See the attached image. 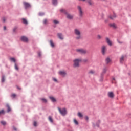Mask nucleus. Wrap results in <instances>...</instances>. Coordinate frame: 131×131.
<instances>
[{"label":"nucleus","instance_id":"f257e3e1","mask_svg":"<svg viewBox=\"0 0 131 131\" xmlns=\"http://www.w3.org/2000/svg\"><path fill=\"white\" fill-rule=\"evenodd\" d=\"M74 34L75 36V39L77 40L81 39V31L78 28H76L74 30Z\"/></svg>","mask_w":131,"mask_h":131},{"label":"nucleus","instance_id":"f03ea898","mask_svg":"<svg viewBox=\"0 0 131 131\" xmlns=\"http://www.w3.org/2000/svg\"><path fill=\"white\" fill-rule=\"evenodd\" d=\"M77 8L79 17H80V18H82V17H83V15H84L83 9L80 6H78Z\"/></svg>","mask_w":131,"mask_h":131},{"label":"nucleus","instance_id":"7ed1b4c3","mask_svg":"<svg viewBox=\"0 0 131 131\" xmlns=\"http://www.w3.org/2000/svg\"><path fill=\"white\" fill-rule=\"evenodd\" d=\"M60 12L61 13H64V14H66L67 18L68 19H69L70 20H71V19H73V15L67 13V11L65 9H61Z\"/></svg>","mask_w":131,"mask_h":131},{"label":"nucleus","instance_id":"20e7f679","mask_svg":"<svg viewBox=\"0 0 131 131\" xmlns=\"http://www.w3.org/2000/svg\"><path fill=\"white\" fill-rule=\"evenodd\" d=\"M82 60L80 58L76 59L74 60V67H79V63L81 62Z\"/></svg>","mask_w":131,"mask_h":131},{"label":"nucleus","instance_id":"39448f33","mask_svg":"<svg viewBox=\"0 0 131 131\" xmlns=\"http://www.w3.org/2000/svg\"><path fill=\"white\" fill-rule=\"evenodd\" d=\"M58 110L62 116H65L67 114V110L65 108L61 110L60 107H58Z\"/></svg>","mask_w":131,"mask_h":131},{"label":"nucleus","instance_id":"423d86ee","mask_svg":"<svg viewBox=\"0 0 131 131\" xmlns=\"http://www.w3.org/2000/svg\"><path fill=\"white\" fill-rule=\"evenodd\" d=\"M76 52H77L78 53H79L80 54H86V50L82 49H76Z\"/></svg>","mask_w":131,"mask_h":131},{"label":"nucleus","instance_id":"0eeeda50","mask_svg":"<svg viewBox=\"0 0 131 131\" xmlns=\"http://www.w3.org/2000/svg\"><path fill=\"white\" fill-rule=\"evenodd\" d=\"M101 52L102 55H105V54H106V52H107V47L103 46L101 48Z\"/></svg>","mask_w":131,"mask_h":131},{"label":"nucleus","instance_id":"6e6552de","mask_svg":"<svg viewBox=\"0 0 131 131\" xmlns=\"http://www.w3.org/2000/svg\"><path fill=\"white\" fill-rule=\"evenodd\" d=\"M86 3H87L88 6H90V7H93V6L95 5V3L93 0H86Z\"/></svg>","mask_w":131,"mask_h":131},{"label":"nucleus","instance_id":"1a4fd4ad","mask_svg":"<svg viewBox=\"0 0 131 131\" xmlns=\"http://www.w3.org/2000/svg\"><path fill=\"white\" fill-rule=\"evenodd\" d=\"M20 39L22 41H24V42H28V38L27 37H25L24 36H21L20 38Z\"/></svg>","mask_w":131,"mask_h":131},{"label":"nucleus","instance_id":"9d476101","mask_svg":"<svg viewBox=\"0 0 131 131\" xmlns=\"http://www.w3.org/2000/svg\"><path fill=\"white\" fill-rule=\"evenodd\" d=\"M23 4H24V6L25 7V9H28V8H30V7H31V6L30 5V4H29V3L24 2Z\"/></svg>","mask_w":131,"mask_h":131},{"label":"nucleus","instance_id":"9b49d317","mask_svg":"<svg viewBox=\"0 0 131 131\" xmlns=\"http://www.w3.org/2000/svg\"><path fill=\"white\" fill-rule=\"evenodd\" d=\"M109 26H110V27H112L114 29H116V28H117V26L115 23L110 24Z\"/></svg>","mask_w":131,"mask_h":131},{"label":"nucleus","instance_id":"f8f14e48","mask_svg":"<svg viewBox=\"0 0 131 131\" xmlns=\"http://www.w3.org/2000/svg\"><path fill=\"white\" fill-rule=\"evenodd\" d=\"M108 96L111 98H114V94L112 92H110L108 93Z\"/></svg>","mask_w":131,"mask_h":131},{"label":"nucleus","instance_id":"ddd939ff","mask_svg":"<svg viewBox=\"0 0 131 131\" xmlns=\"http://www.w3.org/2000/svg\"><path fill=\"white\" fill-rule=\"evenodd\" d=\"M59 74L60 75H62V76H65V75H66V72L64 71H61L59 72Z\"/></svg>","mask_w":131,"mask_h":131},{"label":"nucleus","instance_id":"4468645a","mask_svg":"<svg viewBox=\"0 0 131 131\" xmlns=\"http://www.w3.org/2000/svg\"><path fill=\"white\" fill-rule=\"evenodd\" d=\"M57 36L59 39H64V38L63 37V35L61 33H58Z\"/></svg>","mask_w":131,"mask_h":131},{"label":"nucleus","instance_id":"2eb2a0df","mask_svg":"<svg viewBox=\"0 0 131 131\" xmlns=\"http://www.w3.org/2000/svg\"><path fill=\"white\" fill-rule=\"evenodd\" d=\"M106 41L109 46H112V42L110 41V39H109L108 38H106Z\"/></svg>","mask_w":131,"mask_h":131},{"label":"nucleus","instance_id":"dca6fc26","mask_svg":"<svg viewBox=\"0 0 131 131\" xmlns=\"http://www.w3.org/2000/svg\"><path fill=\"white\" fill-rule=\"evenodd\" d=\"M21 20H22L23 23H24V24H26V25L28 24V22L27 21V20H26V19L22 18Z\"/></svg>","mask_w":131,"mask_h":131},{"label":"nucleus","instance_id":"f3484780","mask_svg":"<svg viewBox=\"0 0 131 131\" xmlns=\"http://www.w3.org/2000/svg\"><path fill=\"white\" fill-rule=\"evenodd\" d=\"M50 46H51L52 48H54L55 47V45L54 44V42H53L52 40H50Z\"/></svg>","mask_w":131,"mask_h":131},{"label":"nucleus","instance_id":"a211bd4d","mask_svg":"<svg viewBox=\"0 0 131 131\" xmlns=\"http://www.w3.org/2000/svg\"><path fill=\"white\" fill-rule=\"evenodd\" d=\"M52 3L54 6H56L57 4H58V2L57 0H52Z\"/></svg>","mask_w":131,"mask_h":131},{"label":"nucleus","instance_id":"6ab92c4d","mask_svg":"<svg viewBox=\"0 0 131 131\" xmlns=\"http://www.w3.org/2000/svg\"><path fill=\"white\" fill-rule=\"evenodd\" d=\"M110 19H112V20H113V19H115V18H116V14H114L113 16H110Z\"/></svg>","mask_w":131,"mask_h":131},{"label":"nucleus","instance_id":"aec40b11","mask_svg":"<svg viewBox=\"0 0 131 131\" xmlns=\"http://www.w3.org/2000/svg\"><path fill=\"white\" fill-rule=\"evenodd\" d=\"M124 59V57H123V56H122L120 59V63H123Z\"/></svg>","mask_w":131,"mask_h":131},{"label":"nucleus","instance_id":"412c9836","mask_svg":"<svg viewBox=\"0 0 131 131\" xmlns=\"http://www.w3.org/2000/svg\"><path fill=\"white\" fill-rule=\"evenodd\" d=\"M49 98L52 102H56V99L54 97H50Z\"/></svg>","mask_w":131,"mask_h":131},{"label":"nucleus","instance_id":"4be33fe9","mask_svg":"<svg viewBox=\"0 0 131 131\" xmlns=\"http://www.w3.org/2000/svg\"><path fill=\"white\" fill-rule=\"evenodd\" d=\"M78 116L79 117H80V118L83 117V115L82 114H81L80 112H79V113H78Z\"/></svg>","mask_w":131,"mask_h":131},{"label":"nucleus","instance_id":"5701e85b","mask_svg":"<svg viewBox=\"0 0 131 131\" xmlns=\"http://www.w3.org/2000/svg\"><path fill=\"white\" fill-rule=\"evenodd\" d=\"M10 61H12V62H14V63H16V59H15V58H10Z\"/></svg>","mask_w":131,"mask_h":131},{"label":"nucleus","instance_id":"b1692460","mask_svg":"<svg viewBox=\"0 0 131 131\" xmlns=\"http://www.w3.org/2000/svg\"><path fill=\"white\" fill-rule=\"evenodd\" d=\"M48 22H49V21H48V19H45L43 20V24H45V25L48 24Z\"/></svg>","mask_w":131,"mask_h":131},{"label":"nucleus","instance_id":"393cba45","mask_svg":"<svg viewBox=\"0 0 131 131\" xmlns=\"http://www.w3.org/2000/svg\"><path fill=\"white\" fill-rule=\"evenodd\" d=\"M111 61V60H110V58H107L106 59V62L107 64H108V63H110Z\"/></svg>","mask_w":131,"mask_h":131},{"label":"nucleus","instance_id":"a878e982","mask_svg":"<svg viewBox=\"0 0 131 131\" xmlns=\"http://www.w3.org/2000/svg\"><path fill=\"white\" fill-rule=\"evenodd\" d=\"M94 73H95V71H94V70H90L89 72V74H94Z\"/></svg>","mask_w":131,"mask_h":131},{"label":"nucleus","instance_id":"bb28decb","mask_svg":"<svg viewBox=\"0 0 131 131\" xmlns=\"http://www.w3.org/2000/svg\"><path fill=\"white\" fill-rule=\"evenodd\" d=\"M7 107L8 108V110H7L8 112H10V111H11V107H10V106L8 104L7 105Z\"/></svg>","mask_w":131,"mask_h":131},{"label":"nucleus","instance_id":"cd10ccee","mask_svg":"<svg viewBox=\"0 0 131 131\" xmlns=\"http://www.w3.org/2000/svg\"><path fill=\"white\" fill-rule=\"evenodd\" d=\"M14 67H15V69H16V70H19V68H18V66H17V63H15Z\"/></svg>","mask_w":131,"mask_h":131},{"label":"nucleus","instance_id":"c85d7f7f","mask_svg":"<svg viewBox=\"0 0 131 131\" xmlns=\"http://www.w3.org/2000/svg\"><path fill=\"white\" fill-rule=\"evenodd\" d=\"M1 123L3 125H6L7 124V123L6 121H2L1 122Z\"/></svg>","mask_w":131,"mask_h":131},{"label":"nucleus","instance_id":"c756f323","mask_svg":"<svg viewBox=\"0 0 131 131\" xmlns=\"http://www.w3.org/2000/svg\"><path fill=\"white\" fill-rule=\"evenodd\" d=\"M49 121H50V122H53V119H52V117L49 116Z\"/></svg>","mask_w":131,"mask_h":131},{"label":"nucleus","instance_id":"7c9ffc66","mask_svg":"<svg viewBox=\"0 0 131 131\" xmlns=\"http://www.w3.org/2000/svg\"><path fill=\"white\" fill-rule=\"evenodd\" d=\"M107 72V68H104L103 70L102 73H105Z\"/></svg>","mask_w":131,"mask_h":131},{"label":"nucleus","instance_id":"2f4dec72","mask_svg":"<svg viewBox=\"0 0 131 131\" xmlns=\"http://www.w3.org/2000/svg\"><path fill=\"white\" fill-rule=\"evenodd\" d=\"M41 101H42L44 103H47V99L45 98H41Z\"/></svg>","mask_w":131,"mask_h":131},{"label":"nucleus","instance_id":"473e14b6","mask_svg":"<svg viewBox=\"0 0 131 131\" xmlns=\"http://www.w3.org/2000/svg\"><path fill=\"white\" fill-rule=\"evenodd\" d=\"M5 113V111L4 110H2L0 111V115H2V114H4Z\"/></svg>","mask_w":131,"mask_h":131},{"label":"nucleus","instance_id":"72a5a7b5","mask_svg":"<svg viewBox=\"0 0 131 131\" xmlns=\"http://www.w3.org/2000/svg\"><path fill=\"white\" fill-rule=\"evenodd\" d=\"M53 22H54V23L55 24H59V21H58V20H54L53 21Z\"/></svg>","mask_w":131,"mask_h":131},{"label":"nucleus","instance_id":"f704fd0d","mask_svg":"<svg viewBox=\"0 0 131 131\" xmlns=\"http://www.w3.org/2000/svg\"><path fill=\"white\" fill-rule=\"evenodd\" d=\"M2 82H5V76H2Z\"/></svg>","mask_w":131,"mask_h":131},{"label":"nucleus","instance_id":"c9c22d12","mask_svg":"<svg viewBox=\"0 0 131 131\" xmlns=\"http://www.w3.org/2000/svg\"><path fill=\"white\" fill-rule=\"evenodd\" d=\"M16 94H12L11 95L12 98H16Z\"/></svg>","mask_w":131,"mask_h":131},{"label":"nucleus","instance_id":"e433bc0d","mask_svg":"<svg viewBox=\"0 0 131 131\" xmlns=\"http://www.w3.org/2000/svg\"><path fill=\"white\" fill-rule=\"evenodd\" d=\"M97 38L98 39H101L102 38V36L100 35H97Z\"/></svg>","mask_w":131,"mask_h":131},{"label":"nucleus","instance_id":"4c0bfd02","mask_svg":"<svg viewBox=\"0 0 131 131\" xmlns=\"http://www.w3.org/2000/svg\"><path fill=\"white\" fill-rule=\"evenodd\" d=\"M74 122L75 123V124H78V122L76 119L74 120Z\"/></svg>","mask_w":131,"mask_h":131},{"label":"nucleus","instance_id":"58836bf2","mask_svg":"<svg viewBox=\"0 0 131 131\" xmlns=\"http://www.w3.org/2000/svg\"><path fill=\"white\" fill-rule=\"evenodd\" d=\"M117 41H118V43H120V45H121L122 43H123L122 41H121L119 40H117Z\"/></svg>","mask_w":131,"mask_h":131},{"label":"nucleus","instance_id":"ea45409f","mask_svg":"<svg viewBox=\"0 0 131 131\" xmlns=\"http://www.w3.org/2000/svg\"><path fill=\"white\" fill-rule=\"evenodd\" d=\"M37 123H36V122H34V124H33L34 126H37Z\"/></svg>","mask_w":131,"mask_h":131},{"label":"nucleus","instance_id":"a19ab883","mask_svg":"<svg viewBox=\"0 0 131 131\" xmlns=\"http://www.w3.org/2000/svg\"><path fill=\"white\" fill-rule=\"evenodd\" d=\"M39 15L40 16H43V15H45V13H40L39 14Z\"/></svg>","mask_w":131,"mask_h":131},{"label":"nucleus","instance_id":"79ce46f5","mask_svg":"<svg viewBox=\"0 0 131 131\" xmlns=\"http://www.w3.org/2000/svg\"><path fill=\"white\" fill-rule=\"evenodd\" d=\"M53 80H54V81H55V82H57V79H56L55 78H53Z\"/></svg>","mask_w":131,"mask_h":131},{"label":"nucleus","instance_id":"37998d69","mask_svg":"<svg viewBox=\"0 0 131 131\" xmlns=\"http://www.w3.org/2000/svg\"><path fill=\"white\" fill-rule=\"evenodd\" d=\"M85 119L86 120H89V117L88 116L85 117Z\"/></svg>","mask_w":131,"mask_h":131},{"label":"nucleus","instance_id":"c03bdc74","mask_svg":"<svg viewBox=\"0 0 131 131\" xmlns=\"http://www.w3.org/2000/svg\"><path fill=\"white\" fill-rule=\"evenodd\" d=\"M3 22H6V18H3Z\"/></svg>","mask_w":131,"mask_h":131},{"label":"nucleus","instance_id":"a18cd8bd","mask_svg":"<svg viewBox=\"0 0 131 131\" xmlns=\"http://www.w3.org/2000/svg\"><path fill=\"white\" fill-rule=\"evenodd\" d=\"M13 128L14 130H17V128H16L15 127H13Z\"/></svg>","mask_w":131,"mask_h":131},{"label":"nucleus","instance_id":"49530a36","mask_svg":"<svg viewBox=\"0 0 131 131\" xmlns=\"http://www.w3.org/2000/svg\"><path fill=\"white\" fill-rule=\"evenodd\" d=\"M83 61H84V62H88V60H87V59H84V60H83Z\"/></svg>","mask_w":131,"mask_h":131},{"label":"nucleus","instance_id":"de8ad7c7","mask_svg":"<svg viewBox=\"0 0 131 131\" xmlns=\"http://www.w3.org/2000/svg\"><path fill=\"white\" fill-rule=\"evenodd\" d=\"M4 30H6V27L5 26L4 27Z\"/></svg>","mask_w":131,"mask_h":131},{"label":"nucleus","instance_id":"09e8293b","mask_svg":"<svg viewBox=\"0 0 131 131\" xmlns=\"http://www.w3.org/2000/svg\"><path fill=\"white\" fill-rule=\"evenodd\" d=\"M38 56H39V57H40V53H38Z\"/></svg>","mask_w":131,"mask_h":131},{"label":"nucleus","instance_id":"8fccbe9b","mask_svg":"<svg viewBox=\"0 0 131 131\" xmlns=\"http://www.w3.org/2000/svg\"><path fill=\"white\" fill-rule=\"evenodd\" d=\"M17 88L18 89V90H20V88L17 86Z\"/></svg>","mask_w":131,"mask_h":131},{"label":"nucleus","instance_id":"3c124183","mask_svg":"<svg viewBox=\"0 0 131 131\" xmlns=\"http://www.w3.org/2000/svg\"><path fill=\"white\" fill-rule=\"evenodd\" d=\"M79 1H82V2H85V0H79Z\"/></svg>","mask_w":131,"mask_h":131},{"label":"nucleus","instance_id":"603ef678","mask_svg":"<svg viewBox=\"0 0 131 131\" xmlns=\"http://www.w3.org/2000/svg\"><path fill=\"white\" fill-rule=\"evenodd\" d=\"M113 80H115V78H113Z\"/></svg>","mask_w":131,"mask_h":131},{"label":"nucleus","instance_id":"864d4df0","mask_svg":"<svg viewBox=\"0 0 131 131\" xmlns=\"http://www.w3.org/2000/svg\"><path fill=\"white\" fill-rule=\"evenodd\" d=\"M13 30H14V31H15V30H16V29H14Z\"/></svg>","mask_w":131,"mask_h":131}]
</instances>
